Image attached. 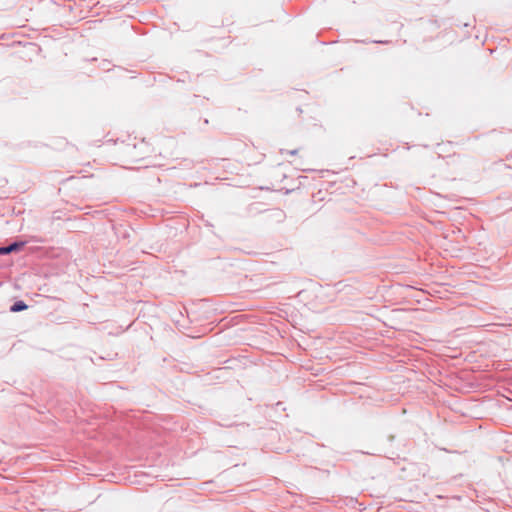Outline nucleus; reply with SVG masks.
<instances>
[{
  "label": "nucleus",
  "instance_id": "1",
  "mask_svg": "<svg viewBox=\"0 0 512 512\" xmlns=\"http://www.w3.org/2000/svg\"><path fill=\"white\" fill-rule=\"evenodd\" d=\"M20 246H22V244L12 243L8 246L0 247V254L1 255L9 254V253L17 250Z\"/></svg>",
  "mask_w": 512,
  "mask_h": 512
},
{
  "label": "nucleus",
  "instance_id": "2",
  "mask_svg": "<svg viewBox=\"0 0 512 512\" xmlns=\"http://www.w3.org/2000/svg\"><path fill=\"white\" fill-rule=\"evenodd\" d=\"M26 308H27V305L23 301H17L12 305L11 311L20 312V311L25 310Z\"/></svg>",
  "mask_w": 512,
  "mask_h": 512
},
{
  "label": "nucleus",
  "instance_id": "3",
  "mask_svg": "<svg viewBox=\"0 0 512 512\" xmlns=\"http://www.w3.org/2000/svg\"><path fill=\"white\" fill-rule=\"evenodd\" d=\"M295 153H296V150H292V151H290V154H291V155H294Z\"/></svg>",
  "mask_w": 512,
  "mask_h": 512
}]
</instances>
